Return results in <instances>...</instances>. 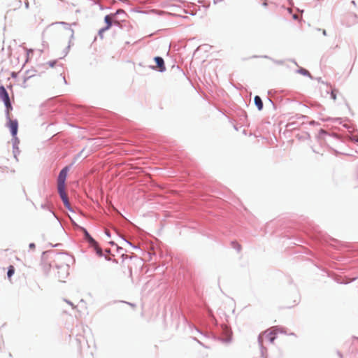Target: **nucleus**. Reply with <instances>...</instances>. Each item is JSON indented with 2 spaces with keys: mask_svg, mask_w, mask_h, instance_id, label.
Instances as JSON below:
<instances>
[{
  "mask_svg": "<svg viewBox=\"0 0 358 358\" xmlns=\"http://www.w3.org/2000/svg\"><path fill=\"white\" fill-rule=\"evenodd\" d=\"M129 306H131L132 308H135L136 305L133 303H128Z\"/></svg>",
  "mask_w": 358,
  "mask_h": 358,
  "instance_id": "17",
  "label": "nucleus"
},
{
  "mask_svg": "<svg viewBox=\"0 0 358 358\" xmlns=\"http://www.w3.org/2000/svg\"><path fill=\"white\" fill-rule=\"evenodd\" d=\"M282 331L276 327H271L268 330L263 332L259 337V341L261 343H263L264 340L268 341L271 343H273L276 338V336L279 333H282Z\"/></svg>",
  "mask_w": 358,
  "mask_h": 358,
  "instance_id": "1",
  "label": "nucleus"
},
{
  "mask_svg": "<svg viewBox=\"0 0 358 358\" xmlns=\"http://www.w3.org/2000/svg\"><path fill=\"white\" fill-rule=\"evenodd\" d=\"M155 61L156 62L157 66L156 67L160 71H164L166 69L164 59L160 57H155Z\"/></svg>",
  "mask_w": 358,
  "mask_h": 358,
  "instance_id": "8",
  "label": "nucleus"
},
{
  "mask_svg": "<svg viewBox=\"0 0 358 358\" xmlns=\"http://www.w3.org/2000/svg\"><path fill=\"white\" fill-rule=\"evenodd\" d=\"M14 273H15V268L13 266L10 265L8 267V272H7L8 278H10L13 276V275L14 274Z\"/></svg>",
  "mask_w": 358,
  "mask_h": 358,
  "instance_id": "11",
  "label": "nucleus"
},
{
  "mask_svg": "<svg viewBox=\"0 0 358 358\" xmlns=\"http://www.w3.org/2000/svg\"><path fill=\"white\" fill-rule=\"evenodd\" d=\"M255 103L257 106L258 110H261L263 108V103L259 96H255Z\"/></svg>",
  "mask_w": 358,
  "mask_h": 358,
  "instance_id": "9",
  "label": "nucleus"
},
{
  "mask_svg": "<svg viewBox=\"0 0 358 358\" xmlns=\"http://www.w3.org/2000/svg\"><path fill=\"white\" fill-rule=\"evenodd\" d=\"M8 127L10 130L11 134L13 137L17 135L18 129V122L16 120H9Z\"/></svg>",
  "mask_w": 358,
  "mask_h": 358,
  "instance_id": "4",
  "label": "nucleus"
},
{
  "mask_svg": "<svg viewBox=\"0 0 358 358\" xmlns=\"http://www.w3.org/2000/svg\"><path fill=\"white\" fill-rule=\"evenodd\" d=\"M302 73H303L304 75H306V74H308V72L306 70H303V71H302Z\"/></svg>",
  "mask_w": 358,
  "mask_h": 358,
  "instance_id": "16",
  "label": "nucleus"
},
{
  "mask_svg": "<svg viewBox=\"0 0 358 358\" xmlns=\"http://www.w3.org/2000/svg\"><path fill=\"white\" fill-rule=\"evenodd\" d=\"M106 26L99 30V34L101 35L103 32L109 29L112 25V18L110 15H106L104 18Z\"/></svg>",
  "mask_w": 358,
  "mask_h": 358,
  "instance_id": "7",
  "label": "nucleus"
},
{
  "mask_svg": "<svg viewBox=\"0 0 358 358\" xmlns=\"http://www.w3.org/2000/svg\"><path fill=\"white\" fill-rule=\"evenodd\" d=\"M29 247H30L31 248H35V245H34V243H31V244L29 245Z\"/></svg>",
  "mask_w": 358,
  "mask_h": 358,
  "instance_id": "15",
  "label": "nucleus"
},
{
  "mask_svg": "<svg viewBox=\"0 0 358 358\" xmlns=\"http://www.w3.org/2000/svg\"><path fill=\"white\" fill-rule=\"evenodd\" d=\"M33 50L31 49H27V61H28L31 57L33 55Z\"/></svg>",
  "mask_w": 358,
  "mask_h": 358,
  "instance_id": "12",
  "label": "nucleus"
},
{
  "mask_svg": "<svg viewBox=\"0 0 358 358\" xmlns=\"http://www.w3.org/2000/svg\"><path fill=\"white\" fill-rule=\"evenodd\" d=\"M85 236L86 238L88 240L89 243L94 248V249L96 251V253L99 254V255H101V249L99 247L97 243L89 235V234L87 231H85Z\"/></svg>",
  "mask_w": 358,
  "mask_h": 358,
  "instance_id": "5",
  "label": "nucleus"
},
{
  "mask_svg": "<svg viewBox=\"0 0 358 358\" xmlns=\"http://www.w3.org/2000/svg\"><path fill=\"white\" fill-rule=\"evenodd\" d=\"M0 99L3 101L6 107L7 115H9L10 111L12 110L13 107L10 101L8 94L3 86L0 87Z\"/></svg>",
  "mask_w": 358,
  "mask_h": 358,
  "instance_id": "2",
  "label": "nucleus"
},
{
  "mask_svg": "<svg viewBox=\"0 0 358 358\" xmlns=\"http://www.w3.org/2000/svg\"><path fill=\"white\" fill-rule=\"evenodd\" d=\"M59 194L61 196V199L64 204V206L69 208L70 203L69 201L68 196L65 192V188L58 189Z\"/></svg>",
  "mask_w": 358,
  "mask_h": 358,
  "instance_id": "6",
  "label": "nucleus"
},
{
  "mask_svg": "<svg viewBox=\"0 0 358 358\" xmlns=\"http://www.w3.org/2000/svg\"><path fill=\"white\" fill-rule=\"evenodd\" d=\"M337 92H338L337 90L334 89L331 90V96L332 99L334 101L336 99Z\"/></svg>",
  "mask_w": 358,
  "mask_h": 358,
  "instance_id": "13",
  "label": "nucleus"
},
{
  "mask_svg": "<svg viewBox=\"0 0 358 358\" xmlns=\"http://www.w3.org/2000/svg\"><path fill=\"white\" fill-rule=\"evenodd\" d=\"M231 333H229V338H228V339H227L228 341H230V340H231Z\"/></svg>",
  "mask_w": 358,
  "mask_h": 358,
  "instance_id": "18",
  "label": "nucleus"
},
{
  "mask_svg": "<svg viewBox=\"0 0 358 358\" xmlns=\"http://www.w3.org/2000/svg\"><path fill=\"white\" fill-rule=\"evenodd\" d=\"M225 329H226V331H227V334L230 333L229 331L227 329V327H225Z\"/></svg>",
  "mask_w": 358,
  "mask_h": 358,
  "instance_id": "19",
  "label": "nucleus"
},
{
  "mask_svg": "<svg viewBox=\"0 0 358 358\" xmlns=\"http://www.w3.org/2000/svg\"><path fill=\"white\" fill-rule=\"evenodd\" d=\"M69 171V167H64L59 173L57 180V188H65V181Z\"/></svg>",
  "mask_w": 358,
  "mask_h": 358,
  "instance_id": "3",
  "label": "nucleus"
},
{
  "mask_svg": "<svg viewBox=\"0 0 358 358\" xmlns=\"http://www.w3.org/2000/svg\"><path fill=\"white\" fill-rule=\"evenodd\" d=\"M231 246L233 248L236 250L238 252H240L242 250L241 245L239 243H238L237 241L231 242Z\"/></svg>",
  "mask_w": 358,
  "mask_h": 358,
  "instance_id": "10",
  "label": "nucleus"
},
{
  "mask_svg": "<svg viewBox=\"0 0 358 358\" xmlns=\"http://www.w3.org/2000/svg\"><path fill=\"white\" fill-rule=\"evenodd\" d=\"M105 233H106V234L108 237H110V232H109V231H108V229H106Z\"/></svg>",
  "mask_w": 358,
  "mask_h": 358,
  "instance_id": "14",
  "label": "nucleus"
}]
</instances>
